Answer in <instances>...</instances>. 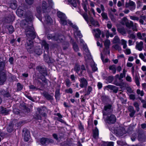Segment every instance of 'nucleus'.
<instances>
[{
    "label": "nucleus",
    "instance_id": "1",
    "mask_svg": "<svg viewBox=\"0 0 146 146\" xmlns=\"http://www.w3.org/2000/svg\"><path fill=\"white\" fill-rule=\"evenodd\" d=\"M26 25L25 28V34L27 37V41H33L36 37L35 32L34 31L33 28L32 26Z\"/></svg>",
    "mask_w": 146,
    "mask_h": 146
},
{
    "label": "nucleus",
    "instance_id": "15",
    "mask_svg": "<svg viewBox=\"0 0 146 146\" xmlns=\"http://www.w3.org/2000/svg\"><path fill=\"white\" fill-rule=\"evenodd\" d=\"M135 48L136 49L138 50L141 51L142 50L143 48V42L142 41H140V42H136Z\"/></svg>",
    "mask_w": 146,
    "mask_h": 146
},
{
    "label": "nucleus",
    "instance_id": "30",
    "mask_svg": "<svg viewBox=\"0 0 146 146\" xmlns=\"http://www.w3.org/2000/svg\"><path fill=\"white\" fill-rule=\"evenodd\" d=\"M42 10L44 13H45L46 11L47 8L48 6L47 5L46 2L45 1H43L42 2Z\"/></svg>",
    "mask_w": 146,
    "mask_h": 146
},
{
    "label": "nucleus",
    "instance_id": "36",
    "mask_svg": "<svg viewBox=\"0 0 146 146\" xmlns=\"http://www.w3.org/2000/svg\"><path fill=\"white\" fill-rule=\"evenodd\" d=\"M17 92H19L22 90L23 86L19 82L17 83Z\"/></svg>",
    "mask_w": 146,
    "mask_h": 146
},
{
    "label": "nucleus",
    "instance_id": "53",
    "mask_svg": "<svg viewBox=\"0 0 146 146\" xmlns=\"http://www.w3.org/2000/svg\"><path fill=\"white\" fill-rule=\"evenodd\" d=\"M127 93L131 94L133 92V90L130 87H128L126 88Z\"/></svg>",
    "mask_w": 146,
    "mask_h": 146
},
{
    "label": "nucleus",
    "instance_id": "2",
    "mask_svg": "<svg viewBox=\"0 0 146 146\" xmlns=\"http://www.w3.org/2000/svg\"><path fill=\"white\" fill-rule=\"evenodd\" d=\"M33 41L27 40L25 44L26 48L30 53H32L33 52Z\"/></svg>",
    "mask_w": 146,
    "mask_h": 146
},
{
    "label": "nucleus",
    "instance_id": "63",
    "mask_svg": "<svg viewBox=\"0 0 146 146\" xmlns=\"http://www.w3.org/2000/svg\"><path fill=\"white\" fill-rule=\"evenodd\" d=\"M78 127L79 129L82 132L84 131V128L83 125H82L81 123H80V124L78 125Z\"/></svg>",
    "mask_w": 146,
    "mask_h": 146
},
{
    "label": "nucleus",
    "instance_id": "38",
    "mask_svg": "<svg viewBox=\"0 0 146 146\" xmlns=\"http://www.w3.org/2000/svg\"><path fill=\"white\" fill-rule=\"evenodd\" d=\"M126 72L127 71L125 69L123 70L122 73L120 74L119 76V80H121V79L125 77Z\"/></svg>",
    "mask_w": 146,
    "mask_h": 146
},
{
    "label": "nucleus",
    "instance_id": "41",
    "mask_svg": "<svg viewBox=\"0 0 146 146\" xmlns=\"http://www.w3.org/2000/svg\"><path fill=\"white\" fill-rule=\"evenodd\" d=\"M7 29L9 33L10 34H12L14 31V29L12 25H9L7 27Z\"/></svg>",
    "mask_w": 146,
    "mask_h": 146
},
{
    "label": "nucleus",
    "instance_id": "42",
    "mask_svg": "<svg viewBox=\"0 0 146 146\" xmlns=\"http://www.w3.org/2000/svg\"><path fill=\"white\" fill-rule=\"evenodd\" d=\"M68 2L74 7L77 6V4L75 0H68Z\"/></svg>",
    "mask_w": 146,
    "mask_h": 146
},
{
    "label": "nucleus",
    "instance_id": "13",
    "mask_svg": "<svg viewBox=\"0 0 146 146\" xmlns=\"http://www.w3.org/2000/svg\"><path fill=\"white\" fill-rule=\"evenodd\" d=\"M47 54H46L45 52H44V58L45 62L48 63H50L53 62L52 59L50 58L49 56L48 51H46Z\"/></svg>",
    "mask_w": 146,
    "mask_h": 146
},
{
    "label": "nucleus",
    "instance_id": "25",
    "mask_svg": "<svg viewBox=\"0 0 146 146\" xmlns=\"http://www.w3.org/2000/svg\"><path fill=\"white\" fill-rule=\"evenodd\" d=\"M60 89L59 88H56L55 92V97L56 99L57 100H59L60 99Z\"/></svg>",
    "mask_w": 146,
    "mask_h": 146
},
{
    "label": "nucleus",
    "instance_id": "24",
    "mask_svg": "<svg viewBox=\"0 0 146 146\" xmlns=\"http://www.w3.org/2000/svg\"><path fill=\"white\" fill-rule=\"evenodd\" d=\"M57 34H48L47 35V38L48 40L52 39L55 40H57Z\"/></svg>",
    "mask_w": 146,
    "mask_h": 146
},
{
    "label": "nucleus",
    "instance_id": "59",
    "mask_svg": "<svg viewBox=\"0 0 146 146\" xmlns=\"http://www.w3.org/2000/svg\"><path fill=\"white\" fill-rule=\"evenodd\" d=\"M127 21V18L126 17H124L122 20L121 23L123 25H125Z\"/></svg>",
    "mask_w": 146,
    "mask_h": 146
},
{
    "label": "nucleus",
    "instance_id": "37",
    "mask_svg": "<svg viewBox=\"0 0 146 146\" xmlns=\"http://www.w3.org/2000/svg\"><path fill=\"white\" fill-rule=\"evenodd\" d=\"M127 41L123 39H121L120 42V44L123 45V48L124 49H125L127 47Z\"/></svg>",
    "mask_w": 146,
    "mask_h": 146
},
{
    "label": "nucleus",
    "instance_id": "28",
    "mask_svg": "<svg viewBox=\"0 0 146 146\" xmlns=\"http://www.w3.org/2000/svg\"><path fill=\"white\" fill-rule=\"evenodd\" d=\"M29 13L27 15L26 17V20L27 22L31 21L33 19V15L32 13L31 12H29Z\"/></svg>",
    "mask_w": 146,
    "mask_h": 146
},
{
    "label": "nucleus",
    "instance_id": "7",
    "mask_svg": "<svg viewBox=\"0 0 146 146\" xmlns=\"http://www.w3.org/2000/svg\"><path fill=\"white\" fill-rule=\"evenodd\" d=\"M125 7L129 8L131 11H133L135 9L136 4L133 1L129 0L128 2L126 3Z\"/></svg>",
    "mask_w": 146,
    "mask_h": 146
},
{
    "label": "nucleus",
    "instance_id": "6",
    "mask_svg": "<svg viewBox=\"0 0 146 146\" xmlns=\"http://www.w3.org/2000/svg\"><path fill=\"white\" fill-rule=\"evenodd\" d=\"M40 142L42 145H46L49 143H53L54 141L51 139L42 137L40 139Z\"/></svg>",
    "mask_w": 146,
    "mask_h": 146
},
{
    "label": "nucleus",
    "instance_id": "57",
    "mask_svg": "<svg viewBox=\"0 0 146 146\" xmlns=\"http://www.w3.org/2000/svg\"><path fill=\"white\" fill-rule=\"evenodd\" d=\"M57 40H55L56 41H58V40L60 41L61 40H62L64 38V36L62 35H58L57 34Z\"/></svg>",
    "mask_w": 146,
    "mask_h": 146
},
{
    "label": "nucleus",
    "instance_id": "32",
    "mask_svg": "<svg viewBox=\"0 0 146 146\" xmlns=\"http://www.w3.org/2000/svg\"><path fill=\"white\" fill-rule=\"evenodd\" d=\"M13 125L12 123H10L7 127V131L9 133L12 132L13 130Z\"/></svg>",
    "mask_w": 146,
    "mask_h": 146
},
{
    "label": "nucleus",
    "instance_id": "23",
    "mask_svg": "<svg viewBox=\"0 0 146 146\" xmlns=\"http://www.w3.org/2000/svg\"><path fill=\"white\" fill-rule=\"evenodd\" d=\"M99 137L98 130L97 127H96L93 130V137L95 139H98Z\"/></svg>",
    "mask_w": 146,
    "mask_h": 146
},
{
    "label": "nucleus",
    "instance_id": "22",
    "mask_svg": "<svg viewBox=\"0 0 146 146\" xmlns=\"http://www.w3.org/2000/svg\"><path fill=\"white\" fill-rule=\"evenodd\" d=\"M36 55H40L42 53V49L37 46H36L35 48L33 50V52Z\"/></svg>",
    "mask_w": 146,
    "mask_h": 146
},
{
    "label": "nucleus",
    "instance_id": "11",
    "mask_svg": "<svg viewBox=\"0 0 146 146\" xmlns=\"http://www.w3.org/2000/svg\"><path fill=\"white\" fill-rule=\"evenodd\" d=\"M6 79V77L5 73L3 72L0 73V85L3 84Z\"/></svg>",
    "mask_w": 146,
    "mask_h": 146
},
{
    "label": "nucleus",
    "instance_id": "55",
    "mask_svg": "<svg viewBox=\"0 0 146 146\" xmlns=\"http://www.w3.org/2000/svg\"><path fill=\"white\" fill-rule=\"evenodd\" d=\"M124 51L126 55H129L131 53L130 49L129 48H126Z\"/></svg>",
    "mask_w": 146,
    "mask_h": 146
},
{
    "label": "nucleus",
    "instance_id": "9",
    "mask_svg": "<svg viewBox=\"0 0 146 146\" xmlns=\"http://www.w3.org/2000/svg\"><path fill=\"white\" fill-rule=\"evenodd\" d=\"M111 106L108 104L105 106L104 107V110L103 111V115H108L110 112Z\"/></svg>",
    "mask_w": 146,
    "mask_h": 146
},
{
    "label": "nucleus",
    "instance_id": "17",
    "mask_svg": "<svg viewBox=\"0 0 146 146\" xmlns=\"http://www.w3.org/2000/svg\"><path fill=\"white\" fill-rule=\"evenodd\" d=\"M93 31L95 33V37L97 38H100V36L101 34V31L99 29H94Z\"/></svg>",
    "mask_w": 146,
    "mask_h": 146
},
{
    "label": "nucleus",
    "instance_id": "31",
    "mask_svg": "<svg viewBox=\"0 0 146 146\" xmlns=\"http://www.w3.org/2000/svg\"><path fill=\"white\" fill-rule=\"evenodd\" d=\"M0 111L1 113L7 115L8 114L10 110H7V108H4L3 107H1L0 108Z\"/></svg>",
    "mask_w": 146,
    "mask_h": 146
},
{
    "label": "nucleus",
    "instance_id": "54",
    "mask_svg": "<svg viewBox=\"0 0 146 146\" xmlns=\"http://www.w3.org/2000/svg\"><path fill=\"white\" fill-rule=\"evenodd\" d=\"M119 33L123 35H125L126 34L125 30L123 28L119 29Z\"/></svg>",
    "mask_w": 146,
    "mask_h": 146
},
{
    "label": "nucleus",
    "instance_id": "62",
    "mask_svg": "<svg viewBox=\"0 0 146 146\" xmlns=\"http://www.w3.org/2000/svg\"><path fill=\"white\" fill-rule=\"evenodd\" d=\"M82 15L86 21H88V16L86 13H84Z\"/></svg>",
    "mask_w": 146,
    "mask_h": 146
},
{
    "label": "nucleus",
    "instance_id": "52",
    "mask_svg": "<svg viewBox=\"0 0 146 146\" xmlns=\"http://www.w3.org/2000/svg\"><path fill=\"white\" fill-rule=\"evenodd\" d=\"M119 42V37L117 36H115L113 40V44L118 43Z\"/></svg>",
    "mask_w": 146,
    "mask_h": 146
},
{
    "label": "nucleus",
    "instance_id": "33",
    "mask_svg": "<svg viewBox=\"0 0 146 146\" xmlns=\"http://www.w3.org/2000/svg\"><path fill=\"white\" fill-rule=\"evenodd\" d=\"M46 108L45 107L43 106L40 108H37V111H38L39 113L40 114H41L44 117H45L46 115V114L45 113H41V112L42 109Z\"/></svg>",
    "mask_w": 146,
    "mask_h": 146
},
{
    "label": "nucleus",
    "instance_id": "43",
    "mask_svg": "<svg viewBox=\"0 0 146 146\" xmlns=\"http://www.w3.org/2000/svg\"><path fill=\"white\" fill-rule=\"evenodd\" d=\"M42 45L44 47L45 49L46 50V51H47L49 49L48 44L44 41L42 42Z\"/></svg>",
    "mask_w": 146,
    "mask_h": 146
},
{
    "label": "nucleus",
    "instance_id": "4",
    "mask_svg": "<svg viewBox=\"0 0 146 146\" xmlns=\"http://www.w3.org/2000/svg\"><path fill=\"white\" fill-rule=\"evenodd\" d=\"M36 69L42 76H46L48 75L47 70L44 66H38L36 67Z\"/></svg>",
    "mask_w": 146,
    "mask_h": 146
},
{
    "label": "nucleus",
    "instance_id": "14",
    "mask_svg": "<svg viewBox=\"0 0 146 146\" xmlns=\"http://www.w3.org/2000/svg\"><path fill=\"white\" fill-rule=\"evenodd\" d=\"M44 22L48 25H50L52 23V20L50 16L47 14H46L44 17Z\"/></svg>",
    "mask_w": 146,
    "mask_h": 146
},
{
    "label": "nucleus",
    "instance_id": "16",
    "mask_svg": "<svg viewBox=\"0 0 146 146\" xmlns=\"http://www.w3.org/2000/svg\"><path fill=\"white\" fill-rule=\"evenodd\" d=\"M80 71V72L78 73V76L80 77L84 76V74L86 72V69L84 65L82 64L81 65V69Z\"/></svg>",
    "mask_w": 146,
    "mask_h": 146
},
{
    "label": "nucleus",
    "instance_id": "60",
    "mask_svg": "<svg viewBox=\"0 0 146 146\" xmlns=\"http://www.w3.org/2000/svg\"><path fill=\"white\" fill-rule=\"evenodd\" d=\"M101 15L102 17L105 19L107 20L108 19V17L107 14L105 13H102L101 14Z\"/></svg>",
    "mask_w": 146,
    "mask_h": 146
},
{
    "label": "nucleus",
    "instance_id": "40",
    "mask_svg": "<svg viewBox=\"0 0 146 146\" xmlns=\"http://www.w3.org/2000/svg\"><path fill=\"white\" fill-rule=\"evenodd\" d=\"M13 17L11 15H9L5 19V21L7 23H9L13 21Z\"/></svg>",
    "mask_w": 146,
    "mask_h": 146
},
{
    "label": "nucleus",
    "instance_id": "20",
    "mask_svg": "<svg viewBox=\"0 0 146 146\" xmlns=\"http://www.w3.org/2000/svg\"><path fill=\"white\" fill-rule=\"evenodd\" d=\"M126 87V84L123 80H119V89H121V90H119L121 91L125 89Z\"/></svg>",
    "mask_w": 146,
    "mask_h": 146
},
{
    "label": "nucleus",
    "instance_id": "44",
    "mask_svg": "<svg viewBox=\"0 0 146 146\" xmlns=\"http://www.w3.org/2000/svg\"><path fill=\"white\" fill-rule=\"evenodd\" d=\"M72 46L73 48L75 51L77 52L79 50V48L78 45L75 42H73V43Z\"/></svg>",
    "mask_w": 146,
    "mask_h": 146
},
{
    "label": "nucleus",
    "instance_id": "48",
    "mask_svg": "<svg viewBox=\"0 0 146 146\" xmlns=\"http://www.w3.org/2000/svg\"><path fill=\"white\" fill-rule=\"evenodd\" d=\"M126 26L128 27L133 26V22L131 21H127L125 24Z\"/></svg>",
    "mask_w": 146,
    "mask_h": 146
},
{
    "label": "nucleus",
    "instance_id": "47",
    "mask_svg": "<svg viewBox=\"0 0 146 146\" xmlns=\"http://www.w3.org/2000/svg\"><path fill=\"white\" fill-rule=\"evenodd\" d=\"M29 88L31 90H41V89L39 88H38L34 86L33 85H31L29 86Z\"/></svg>",
    "mask_w": 146,
    "mask_h": 146
},
{
    "label": "nucleus",
    "instance_id": "12",
    "mask_svg": "<svg viewBox=\"0 0 146 146\" xmlns=\"http://www.w3.org/2000/svg\"><path fill=\"white\" fill-rule=\"evenodd\" d=\"M25 10L24 7L23 6H20L17 10V14L20 17L22 16Z\"/></svg>",
    "mask_w": 146,
    "mask_h": 146
},
{
    "label": "nucleus",
    "instance_id": "18",
    "mask_svg": "<svg viewBox=\"0 0 146 146\" xmlns=\"http://www.w3.org/2000/svg\"><path fill=\"white\" fill-rule=\"evenodd\" d=\"M119 66H117L113 64L109 66V69L113 74H114L116 72V69L117 70Z\"/></svg>",
    "mask_w": 146,
    "mask_h": 146
},
{
    "label": "nucleus",
    "instance_id": "49",
    "mask_svg": "<svg viewBox=\"0 0 146 146\" xmlns=\"http://www.w3.org/2000/svg\"><path fill=\"white\" fill-rule=\"evenodd\" d=\"M133 105L135 107L137 111H139V103L137 102H135L133 103Z\"/></svg>",
    "mask_w": 146,
    "mask_h": 146
},
{
    "label": "nucleus",
    "instance_id": "56",
    "mask_svg": "<svg viewBox=\"0 0 146 146\" xmlns=\"http://www.w3.org/2000/svg\"><path fill=\"white\" fill-rule=\"evenodd\" d=\"M71 84V82L70 80L67 78L66 80H65V84L66 86L68 87H69L70 86Z\"/></svg>",
    "mask_w": 146,
    "mask_h": 146
},
{
    "label": "nucleus",
    "instance_id": "64",
    "mask_svg": "<svg viewBox=\"0 0 146 146\" xmlns=\"http://www.w3.org/2000/svg\"><path fill=\"white\" fill-rule=\"evenodd\" d=\"M126 80L129 82H132V79L131 76L129 75H127L125 78Z\"/></svg>",
    "mask_w": 146,
    "mask_h": 146
},
{
    "label": "nucleus",
    "instance_id": "26",
    "mask_svg": "<svg viewBox=\"0 0 146 146\" xmlns=\"http://www.w3.org/2000/svg\"><path fill=\"white\" fill-rule=\"evenodd\" d=\"M54 115H57L58 117H59L57 118V121L61 122L62 123H65L64 121L61 118L62 117V116L60 113H54Z\"/></svg>",
    "mask_w": 146,
    "mask_h": 146
},
{
    "label": "nucleus",
    "instance_id": "50",
    "mask_svg": "<svg viewBox=\"0 0 146 146\" xmlns=\"http://www.w3.org/2000/svg\"><path fill=\"white\" fill-rule=\"evenodd\" d=\"M137 93L139 95H140L141 96H143L144 95V93L143 90H141L138 89L137 90Z\"/></svg>",
    "mask_w": 146,
    "mask_h": 146
},
{
    "label": "nucleus",
    "instance_id": "51",
    "mask_svg": "<svg viewBox=\"0 0 146 146\" xmlns=\"http://www.w3.org/2000/svg\"><path fill=\"white\" fill-rule=\"evenodd\" d=\"M113 133L117 136H119V128L118 127L115 128L113 130Z\"/></svg>",
    "mask_w": 146,
    "mask_h": 146
},
{
    "label": "nucleus",
    "instance_id": "46",
    "mask_svg": "<svg viewBox=\"0 0 146 146\" xmlns=\"http://www.w3.org/2000/svg\"><path fill=\"white\" fill-rule=\"evenodd\" d=\"M141 18L139 20V22L140 24L142 25L144 24V21H145L146 19V17L145 16H141Z\"/></svg>",
    "mask_w": 146,
    "mask_h": 146
},
{
    "label": "nucleus",
    "instance_id": "3",
    "mask_svg": "<svg viewBox=\"0 0 146 146\" xmlns=\"http://www.w3.org/2000/svg\"><path fill=\"white\" fill-rule=\"evenodd\" d=\"M57 15L58 17L60 19L61 23L63 25H66L67 22V17L65 15L60 11L57 12Z\"/></svg>",
    "mask_w": 146,
    "mask_h": 146
},
{
    "label": "nucleus",
    "instance_id": "8",
    "mask_svg": "<svg viewBox=\"0 0 146 146\" xmlns=\"http://www.w3.org/2000/svg\"><path fill=\"white\" fill-rule=\"evenodd\" d=\"M116 120V117L113 115H111L110 116H108L107 117L106 121V122L109 124L114 123Z\"/></svg>",
    "mask_w": 146,
    "mask_h": 146
},
{
    "label": "nucleus",
    "instance_id": "21",
    "mask_svg": "<svg viewBox=\"0 0 146 146\" xmlns=\"http://www.w3.org/2000/svg\"><path fill=\"white\" fill-rule=\"evenodd\" d=\"M1 94L3 96L4 98H8L11 96V95L9 92L4 90H2L0 92Z\"/></svg>",
    "mask_w": 146,
    "mask_h": 146
},
{
    "label": "nucleus",
    "instance_id": "45",
    "mask_svg": "<svg viewBox=\"0 0 146 146\" xmlns=\"http://www.w3.org/2000/svg\"><path fill=\"white\" fill-rule=\"evenodd\" d=\"M1 58L0 57V61H1ZM5 66V64L4 62L2 61L0 62V71L3 70Z\"/></svg>",
    "mask_w": 146,
    "mask_h": 146
},
{
    "label": "nucleus",
    "instance_id": "35",
    "mask_svg": "<svg viewBox=\"0 0 146 146\" xmlns=\"http://www.w3.org/2000/svg\"><path fill=\"white\" fill-rule=\"evenodd\" d=\"M127 32L128 34V37L129 38L133 39H134L135 38V35L132 33L131 31L130 30H128Z\"/></svg>",
    "mask_w": 146,
    "mask_h": 146
},
{
    "label": "nucleus",
    "instance_id": "58",
    "mask_svg": "<svg viewBox=\"0 0 146 146\" xmlns=\"http://www.w3.org/2000/svg\"><path fill=\"white\" fill-rule=\"evenodd\" d=\"M139 56L140 58L144 62L146 59L145 57L143 55V54L141 53L139 55Z\"/></svg>",
    "mask_w": 146,
    "mask_h": 146
},
{
    "label": "nucleus",
    "instance_id": "27",
    "mask_svg": "<svg viewBox=\"0 0 146 146\" xmlns=\"http://www.w3.org/2000/svg\"><path fill=\"white\" fill-rule=\"evenodd\" d=\"M134 80L135 83L138 86H140V78L139 76H138L137 75H135L134 78Z\"/></svg>",
    "mask_w": 146,
    "mask_h": 146
},
{
    "label": "nucleus",
    "instance_id": "10",
    "mask_svg": "<svg viewBox=\"0 0 146 146\" xmlns=\"http://www.w3.org/2000/svg\"><path fill=\"white\" fill-rule=\"evenodd\" d=\"M80 82V86L81 88L87 87L88 85V82L84 78H82L79 80Z\"/></svg>",
    "mask_w": 146,
    "mask_h": 146
},
{
    "label": "nucleus",
    "instance_id": "39",
    "mask_svg": "<svg viewBox=\"0 0 146 146\" xmlns=\"http://www.w3.org/2000/svg\"><path fill=\"white\" fill-rule=\"evenodd\" d=\"M110 44V41L109 40L107 39L105 40L104 42V45L106 48L108 49L109 48V46Z\"/></svg>",
    "mask_w": 146,
    "mask_h": 146
},
{
    "label": "nucleus",
    "instance_id": "29",
    "mask_svg": "<svg viewBox=\"0 0 146 146\" xmlns=\"http://www.w3.org/2000/svg\"><path fill=\"white\" fill-rule=\"evenodd\" d=\"M9 7L12 9H16L17 7V1L15 0H13V2L10 4Z\"/></svg>",
    "mask_w": 146,
    "mask_h": 146
},
{
    "label": "nucleus",
    "instance_id": "19",
    "mask_svg": "<svg viewBox=\"0 0 146 146\" xmlns=\"http://www.w3.org/2000/svg\"><path fill=\"white\" fill-rule=\"evenodd\" d=\"M42 94L47 100H53V96L50 95L47 92H44L42 93Z\"/></svg>",
    "mask_w": 146,
    "mask_h": 146
},
{
    "label": "nucleus",
    "instance_id": "5",
    "mask_svg": "<svg viewBox=\"0 0 146 146\" xmlns=\"http://www.w3.org/2000/svg\"><path fill=\"white\" fill-rule=\"evenodd\" d=\"M22 136L24 140L26 141H28L30 137V133L29 130L26 128H24L22 131Z\"/></svg>",
    "mask_w": 146,
    "mask_h": 146
},
{
    "label": "nucleus",
    "instance_id": "34",
    "mask_svg": "<svg viewBox=\"0 0 146 146\" xmlns=\"http://www.w3.org/2000/svg\"><path fill=\"white\" fill-rule=\"evenodd\" d=\"M81 69V67L80 65L76 64L74 68V70L77 73H78V72Z\"/></svg>",
    "mask_w": 146,
    "mask_h": 146
},
{
    "label": "nucleus",
    "instance_id": "61",
    "mask_svg": "<svg viewBox=\"0 0 146 146\" xmlns=\"http://www.w3.org/2000/svg\"><path fill=\"white\" fill-rule=\"evenodd\" d=\"M43 76V77L42 76L40 77L39 78L42 81L44 82V83H47V80L46 79V78L45 77L46 76Z\"/></svg>",
    "mask_w": 146,
    "mask_h": 146
}]
</instances>
